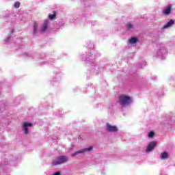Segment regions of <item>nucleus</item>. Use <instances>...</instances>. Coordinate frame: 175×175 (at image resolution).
Returning <instances> with one entry per match:
<instances>
[{
	"mask_svg": "<svg viewBox=\"0 0 175 175\" xmlns=\"http://www.w3.org/2000/svg\"><path fill=\"white\" fill-rule=\"evenodd\" d=\"M120 105L121 106H128L132 103V98L126 95H121L118 97Z\"/></svg>",
	"mask_w": 175,
	"mask_h": 175,
	"instance_id": "1",
	"label": "nucleus"
},
{
	"mask_svg": "<svg viewBox=\"0 0 175 175\" xmlns=\"http://www.w3.org/2000/svg\"><path fill=\"white\" fill-rule=\"evenodd\" d=\"M68 159L66 156H59L57 159L52 162V166H57V165H61L68 162Z\"/></svg>",
	"mask_w": 175,
	"mask_h": 175,
	"instance_id": "2",
	"label": "nucleus"
},
{
	"mask_svg": "<svg viewBox=\"0 0 175 175\" xmlns=\"http://www.w3.org/2000/svg\"><path fill=\"white\" fill-rule=\"evenodd\" d=\"M106 131L107 132H117L118 131V128L116 126H113L109 123L106 124Z\"/></svg>",
	"mask_w": 175,
	"mask_h": 175,
	"instance_id": "3",
	"label": "nucleus"
},
{
	"mask_svg": "<svg viewBox=\"0 0 175 175\" xmlns=\"http://www.w3.org/2000/svg\"><path fill=\"white\" fill-rule=\"evenodd\" d=\"M157 141H152L151 142L148 146V148H146V152H150V151H152L154 148L157 146Z\"/></svg>",
	"mask_w": 175,
	"mask_h": 175,
	"instance_id": "4",
	"label": "nucleus"
},
{
	"mask_svg": "<svg viewBox=\"0 0 175 175\" xmlns=\"http://www.w3.org/2000/svg\"><path fill=\"white\" fill-rule=\"evenodd\" d=\"M49 27V21H45L42 26L41 32H46Z\"/></svg>",
	"mask_w": 175,
	"mask_h": 175,
	"instance_id": "5",
	"label": "nucleus"
},
{
	"mask_svg": "<svg viewBox=\"0 0 175 175\" xmlns=\"http://www.w3.org/2000/svg\"><path fill=\"white\" fill-rule=\"evenodd\" d=\"M171 12H172V5H168L167 6L166 9L163 11V14H165V16H169Z\"/></svg>",
	"mask_w": 175,
	"mask_h": 175,
	"instance_id": "6",
	"label": "nucleus"
},
{
	"mask_svg": "<svg viewBox=\"0 0 175 175\" xmlns=\"http://www.w3.org/2000/svg\"><path fill=\"white\" fill-rule=\"evenodd\" d=\"M94 148L92 146H90L89 148H84L80 150H78L75 152V155L77 154H83V152H85V151H91Z\"/></svg>",
	"mask_w": 175,
	"mask_h": 175,
	"instance_id": "7",
	"label": "nucleus"
},
{
	"mask_svg": "<svg viewBox=\"0 0 175 175\" xmlns=\"http://www.w3.org/2000/svg\"><path fill=\"white\" fill-rule=\"evenodd\" d=\"M173 24H174V21L173 19H171L169 22H167V23L166 25H165L163 28V29H165L166 28H169L170 27H172V25H173Z\"/></svg>",
	"mask_w": 175,
	"mask_h": 175,
	"instance_id": "8",
	"label": "nucleus"
},
{
	"mask_svg": "<svg viewBox=\"0 0 175 175\" xmlns=\"http://www.w3.org/2000/svg\"><path fill=\"white\" fill-rule=\"evenodd\" d=\"M169 158V154L167 152H163L161 154V159H167Z\"/></svg>",
	"mask_w": 175,
	"mask_h": 175,
	"instance_id": "9",
	"label": "nucleus"
},
{
	"mask_svg": "<svg viewBox=\"0 0 175 175\" xmlns=\"http://www.w3.org/2000/svg\"><path fill=\"white\" fill-rule=\"evenodd\" d=\"M36 31H38V21H35L33 22V33H36Z\"/></svg>",
	"mask_w": 175,
	"mask_h": 175,
	"instance_id": "10",
	"label": "nucleus"
},
{
	"mask_svg": "<svg viewBox=\"0 0 175 175\" xmlns=\"http://www.w3.org/2000/svg\"><path fill=\"white\" fill-rule=\"evenodd\" d=\"M57 17V12L53 11V14H49V18L50 20H54V18Z\"/></svg>",
	"mask_w": 175,
	"mask_h": 175,
	"instance_id": "11",
	"label": "nucleus"
},
{
	"mask_svg": "<svg viewBox=\"0 0 175 175\" xmlns=\"http://www.w3.org/2000/svg\"><path fill=\"white\" fill-rule=\"evenodd\" d=\"M129 42L131 44H133L136 43V42H137V38H135V37L131 38L129 40Z\"/></svg>",
	"mask_w": 175,
	"mask_h": 175,
	"instance_id": "12",
	"label": "nucleus"
},
{
	"mask_svg": "<svg viewBox=\"0 0 175 175\" xmlns=\"http://www.w3.org/2000/svg\"><path fill=\"white\" fill-rule=\"evenodd\" d=\"M154 136H155V133H154V131H150L148 135V137H154Z\"/></svg>",
	"mask_w": 175,
	"mask_h": 175,
	"instance_id": "13",
	"label": "nucleus"
},
{
	"mask_svg": "<svg viewBox=\"0 0 175 175\" xmlns=\"http://www.w3.org/2000/svg\"><path fill=\"white\" fill-rule=\"evenodd\" d=\"M23 126L25 128H27V126H32V124H31V123L25 122V123H23Z\"/></svg>",
	"mask_w": 175,
	"mask_h": 175,
	"instance_id": "14",
	"label": "nucleus"
},
{
	"mask_svg": "<svg viewBox=\"0 0 175 175\" xmlns=\"http://www.w3.org/2000/svg\"><path fill=\"white\" fill-rule=\"evenodd\" d=\"M14 8L16 9H18V8H20V2L17 1L14 3Z\"/></svg>",
	"mask_w": 175,
	"mask_h": 175,
	"instance_id": "15",
	"label": "nucleus"
},
{
	"mask_svg": "<svg viewBox=\"0 0 175 175\" xmlns=\"http://www.w3.org/2000/svg\"><path fill=\"white\" fill-rule=\"evenodd\" d=\"M23 131H24V133H25V135H28V133H29V131H28V128H27V127L23 126Z\"/></svg>",
	"mask_w": 175,
	"mask_h": 175,
	"instance_id": "16",
	"label": "nucleus"
},
{
	"mask_svg": "<svg viewBox=\"0 0 175 175\" xmlns=\"http://www.w3.org/2000/svg\"><path fill=\"white\" fill-rule=\"evenodd\" d=\"M132 28H133V25H132V24L131 23H127V29H132Z\"/></svg>",
	"mask_w": 175,
	"mask_h": 175,
	"instance_id": "17",
	"label": "nucleus"
}]
</instances>
